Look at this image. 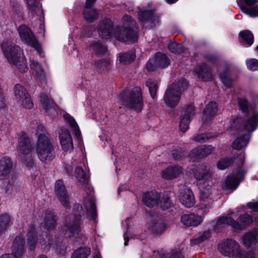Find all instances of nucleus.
Instances as JSON below:
<instances>
[{"instance_id": "obj_25", "label": "nucleus", "mask_w": 258, "mask_h": 258, "mask_svg": "<svg viewBox=\"0 0 258 258\" xmlns=\"http://www.w3.org/2000/svg\"><path fill=\"white\" fill-rule=\"evenodd\" d=\"M59 142L64 152H71L74 146L72 137L67 130H61L59 136Z\"/></svg>"}, {"instance_id": "obj_47", "label": "nucleus", "mask_w": 258, "mask_h": 258, "mask_svg": "<svg viewBox=\"0 0 258 258\" xmlns=\"http://www.w3.org/2000/svg\"><path fill=\"white\" fill-rule=\"evenodd\" d=\"M235 158L228 157L220 159L217 163V167L221 170H224L231 165L234 161Z\"/></svg>"}, {"instance_id": "obj_3", "label": "nucleus", "mask_w": 258, "mask_h": 258, "mask_svg": "<svg viewBox=\"0 0 258 258\" xmlns=\"http://www.w3.org/2000/svg\"><path fill=\"white\" fill-rule=\"evenodd\" d=\"M213 170L208 166L201 165L196 168L193 171L194 177L200 182V201L199 206L206 214L211 207L213 202L211 194L213 185L212 177L213 175Z\"/></svg>"}, {"instance_id": "obj_52", "label": "nucleus", "mask_w": 258, "mask_h": 258, "mask_svg": "<svg viewBox=\"0 0 258 258\" xmlns=\"http://www.w3.org/2000/svg\"><path fill=\"white\" fill-rule=\"evenodd\" d=\"M169 50L174 53H180L183 51V46L179 43L172 42L170 43L168 45Z\"/></svg>"}, {"instance_id": "obj_64", "label": "nucleus", "mask_w": 258, "mask_h": 258, "mask_svg": "<svg viewBox=\"0 0 258 258\" xmlns=\"http://www.w3.org/2000/svg\"><path fill=\"white\" fill-rule=\"evenodd\" d=\"M96 0H87L86 2V5L87 6H93V4Z\"/></svg>"}, {"instance_id": "obj_57", "label": "nucleus", "mask_w": 258, "mask_h": 258, "mask_svg": "<svg viewBox=\"0 0 258 258\" xmlns=\"http://www.w3.org/2000/svg\"><path fill=\"white\" fill-rule=\"evenodd\" d=\"M173 158L175 160H181L184 156V152L181 149H176L172 151Z\"/></svg>"}, {"instance_id": "obj_46", "label": "nucleus", "mask_w": 258, "mask_h": 258, "mask_svg": "<svg viewBox=\"0 0 258 258\" xmlns=\"http://www.w3.org/2000/svg\"><path fill=\"white\" fill-rule=\"evenodd\" d=\"M218 136L217 133L201 134L194 137L193 140L196 142L204 143L209 139L217 137Z\"/></svg>"}, {"instance_id": "obj_10", "label": "nucleus", "mask_w": 258, "mask_h": 258, "mask_svg": "<svg viewBox=\"0 0 258 258\" xmlns=\"http://www.w3.org/2000/svg\"><path fill=\"white\" fill-rule=\"evenodd\" d=\"M14 163L9 156H4L0 159V180H8L9 184L13 185L18 180V175L13 171Z\"/></svg>"}, {"instance_id": "obj_56", "label": "nucleus", "mask_w": 258, "mask_h": 258, "mask_svg": "<svg viewBox=\"0 0 258 258\" xmlns=\"http://www.w3.org/2000/svg\"><path fill=\"white\" fill-rule=\"evenodd\" d=\"M160 206L163 209H168L170 207L171 202L169 197L167 195L163 197L161 199L160 198Z\"/></svg>"}, {"instance_id": "obj_42", "label": "nucleus", "mask_w": 258, "mask_h": 258, "mask_svg": "<svg viewBox=\"0 0 258 258\" xmlns=\"http://www.w3.org/2000/svg\"><path fill=\"white\" fill-rule=\"evenodd\" d=\"M91 249L87 247H80L75 250L71 255V258H87L90 255Z\"/></svg>"}, {"instance_id": "obj_19", "label": "nucleus", "mask_w": 258, "mask_h": 258, "mask_svg": "<svg viewBox=\"0 0 258 258\" xmlns=\"http://www.w3.org/2000/svg\"><path fill=\"white\" fill-rule=\"evenodd\" d=\"M246 172L244 170H241L237 173L228 176L222 185V188L224 189H235L243 179Z\"/></svg>"}, {"instance_id": "obj_39", "label": "nucleus", "mask_w": 258, "mask_h": 258, "mask_svg": "<svg viewBox=\"0 0 258 258\" xmlns=\"http://www.w3.org/2000/svg\"><path fill=\"white\" fill-rule=\"evenodd\" d=\"M258 234L253 232L246 233L243 237V244L247 247H250L255 244L257 242Z\"/></svg>"}, {"instance_id": "obj_48", "label": "nucleus", "mask_w": 258, "mask_h": 258, "mask_svg": "<svg viewBox=\"0 0 258 258\" xmlns=\"http://www.w3.org/2000/svg\"><path fill=\"white\" fill-rule=\"evenodd\" d=\"M211 236V232L209 230L204 231L201 235L191 240L190 243L192 245L199 244L203 241L208 239Z\"/></svg>"}, {"instance_id": "obj_2", "label": "nucleus", "mask_w": 258, "mask_h": 258, "mask_svg": "<svg viewBox=\"0 0 258 258\" xmlns=\"http://www.w3.org/2000/svg\"><path fill=\"white\" fill-rule=\"evenodd\" d=\"M122 25L113 29V23L109 19L100 22L98 33L103 39H108L114 37L122 42H135L138 38V34L134 30L136 27V21L128 15H124L122 19Z\"/></svg>"}, {"instance_id": "obj_28", "label": "nucleus", "mask_w": 258, "mask_h": 258, "mask_svg": "<svg viewBox=\"0 0 258 258\" xmlns=\"http://www.w3.org/2000/svg\"><path fill=\"white\" fill-rule=\"evenodd\" d=\"M160 195L157 191H151L144 194L143 202L149 207H153L159 204Z\"/></svg>"}, {"instance_id": "obj_38", "label": "nucleus", "mask_w": 258, "mask_h": 258, "mask_svg": "<svg viewBox=\"0 0 258 258\" xmlns=\"http://www.w3.org/2000/svg\"><path fill=\"white\" fill-rule=\"evenodd\" d=\"M239 36L241 42L244 44L249 46L253 44L254 37L252 33L250 31L244 30L241 31L239 33Z\"/></svg>"}, {"instance_id": "obj_15", "label": "nucleus", "mask_w": 258, "mask_h": 258, "mask_svg": "<svg viewBox=\"0 0 258 258\" xmlns=\"http://www.w3.org/2000/svg\"><path fill=\"white\" fill-rule=\"evenodd\" d=\"M138 17L142 22L143 27L146 29L155 27L160 23V16L153 10H140L138 12Z\"/></svg>"}, {"instance_id": "obj_44", "label": "nucleus", "mask_w": 258, "mask_h": 258, "mask_svg": "<svg viewBox=\"0 0 258 258\" xmlns=\"http://www.w3.org/2000/svg\"><path fill=\"white\" fill-rule=\"evenodd\" d=\"M146 86L149 88L151 96L153 99L156 97V92L158 89V82L152 79H149L146 81Z\"/></svg>"}, {"instance_id": "obj_16", "label": "nucleus", "mask_w": 258, "mask_h": 258, "mask_svg": "<svg viewBox=\"0 0 258 258\" xmlns=\"http://www.w3.org/2000/svg\"><path fill=\"white\" fill-rule=\"evenodd\" d=\"M169 58L164 54L158 52L155 57L149 60L146 69L149 72L155 71L157 68H165L170 64Z\"/></svg>"}, {"instance_id": "obj_22", "label": "nucleus", "mask_w": 258, "mask_h": 258, "mask_svg": "<svg viewBox=\"0 0 258 258\" xmlns=\"http://www.w3.org/2000/svg\"><path fill=\"white\" fill-rule=\"evenodd\" d=\"M183 173V168L181 166L170 165L162 171L161 175L164 179L172 180L178 177Z\"/></svg>"}, {"instance_id": "obj_6", "label": "nucleus", "mask_w": 258, "mask_h": 258, "mask_svg": "<svg viewBox=\"0 0 258 258\" xmlns=\"http://www.w3.org/2000/svg\"><path fill=\"white\" fill-rule=\"evenodd\" d=\"M35 149L38 158L43 163H48L55 157L54 146L50 139L45 135L38 136Z\"/></svg>"}, {"instance_id": "obj_36", "label": "nucleus", "mask_w": 258, "mask_h": 258, "mask_svg": "<svg viewBox=\"0 0 258 258\" xmlns=\"http://www.w3.org/2000/svg\"><path fill=\"white\" fill-rule=\"evenodd\" d=\"M233 219L228 216H222L219 217L215 226V230L220 231L223 228L228 225L233 227Z\"/></svg>"}, {"instance_id": "obj_8", "label": "nucleus", "mask_w": 258, "mask_h": 258, "mask_svg": "<svg viewBox=\"0 0 258 258\" xmlns=\"http://www.w3.org/2000/svg\"><path fill=\"white\" fill-rule=\"evenodd\" d=\"M185 80L179 81L178 83H173L166 90L164 95V101L167 106L173 108L179 103L181 89L186 86Z\"/></svg>"}, {"instance_id": "obj_60", "label": "nucleus", "mask_w": 258, "mask_h": 258, "mask_svg": "<svg viewBox=\"0 0 258 258\" xmlns=\"http://www.w3.org/2000/svg\"><path fill=\"white\" fill-rule=\"evenodd\" d=\"M37 135L38 137L40 135H43L42 133L39 132H43L45 131V127L42 124L39 123L37 126Z\"/></svg>"}, {"instance_id": "obj_43", "label": "nucleus", "mask_w": 258, "mask_h": 258, "mask_svg": "<svg viewBox=\"0 0 258 258\" xmlns=\"http://www.w3.org/2000/svg\"><path fill=\"white\" fill-rule=\"evenodd\" d=\"M63 117L69 123L76 136L79 137L81 135V132L75 120L69 114H64Z\"/></svg>"}, {"instance_id": "obj_50", "label": "nucleus", "mask_w": 258, "mask_h": 258, "mask_svg": "<svg viewBox=\"0 0 258 258\" xmlns=\"http://www.w3.org/2000/svg\"><path fill=\"white\" fill-rule=\"evenodd\" d=\"M220 78L224 84V85L230 88L232 86V80L229 77L228 71H224L220 74Z\"/></svg>"}, {"instance_id": "obj_32", "label": "nucleus", "mask_w": 258, "mask_h": 258, "mask_svg": "<svg viewBox=\"0 0 258 258\" xmlns=\"http://www.w3.org/2000/svg\"><path fill=\"white\" fill-rule=\"evenodd\" d=\"M218 110V106L216 102H210L206 106L204 111L202 119L205 122L211 120L215 115Z\"/></svg>"}, {"instance_id": "obj_17", "label": "nucleus", "mask_w": 258, "mask_h": 258, "mask_svg": "<svg viewBox=\"0 0 258 258\" xmlns=\"http://www.w3.org/2000/svg\"><path fill=\"white\" fill-rule=\"evenodd\" d=\"M25 240L22 235H18L15 238L12 247V253L3 254L0 258H21L24 253Z\"/></svg>"}, {"instance_id": "obj_30", "label": "nucleus", "mask_w": 258, "mask_h": 258, "mask_svg": "<svg viewBox=\"0 0 258 258\" xmlns=\"http://www.w3.org/2000/svg\"><path fill=\"white\" fill-rule=\"evenodd\" d=\"M57 217L54 214L50 211H46L43 221L41 223L42 226L47 230L53 229L56 226Z\"/></svg>"}, {"instance_id": "obj_12", "label": "nucleus", "mask_w": 258, "mask_h": 258, "mask_svg": "<svg viewBox=\"0 0 258 258\" xmlns=\"http://www.w3.org/2000/svg\"><path fill=\"white\" fill-rule=\"evenodd\" d=\"M124 105L138 111H141L143 107L141 89L139 87H134L131 92L123 98Z\"/></svg>"}, {"instance_id": "obj_59", "label": "nucleus", "mask_w": 258, "mask_h": 258, "mask_svg": "<svg viewBox=\"0 0 258 258\" xmlns=\"http://www.w3.org/2000/svg\"><path fill=\"white\" fill-rule=\"evenodd\" d=\"M6 102L3 95L2 89L0 88V109L5 108Z\"/></svg>"}, {"instance_id": "obj_23", "label": "nucleus", "mask_w": 258, "mask_h": 258, "mask_svg": "<svg viewBox=\"0 0 258 258\" xmlns=\"http://www.w3.org/2000/svg\"><path fill=\"white\" fill-rule=\"evenodd\" d=\"M18 149L19 153L23 155H28L32 150V141L24 133H22L19 138Z\"/></svg>"}, {"instance_id": "obj_37", "label": "nucleus", "mask_w": 258, "mask_h": 258, "mask_svg": "<svg viewBox=\"0 0 258 258\" xmlns=\"http://www.w3.org/2000/svg\"><path fill=\"white\" fill-rule=\"evenodd\" d=\"M89 48L94 53L99 55L105 54L107 50V46L99 41H95L91 44Z\"/></svg>"}, {"instance_id": "obj_55", "label": "nucleus", "mask_w": 258, "mask_h": 258, "mask_svg": "<svg viewBox=\"0 0 258 258\" xmlns=\"http://www.w3.org/2000/svg\"><path fill=\"white\" fill-rule=\"evenodd\" d=\"M248 70L254 71L258 70V60L255 58L249 59L246 61Z\"/></svg>"}, {"instance_id": "obj_58", "label": "nucleus", "mask_w": 258, "mask_h": 258, "mask_svg": "<svg viewBox=\"0 0 258 258\" xmlns=\"http://www.w3.org/2000/svg\"><path fill=\"white\" fill-rule=\"evenodd\" d=\"M247 206L253 211H258V201L255 202H249Z\"/></svg>"}, {"instance_id": "obj_34", "label": "nucleus", "mask_w": 258, "mask_h": 258, "mask_svg": "<svg viewBox=\"0 0 258 258\" xmlns=\"http://www.w3.org/2000/svg\"><path fill=\"white\" fill-rule=\"evenodd\" d=\"M153 256L154 258H181L179 251L173 250L168 253L163 249L154 251Z\"/></svg>"}, {"instance_id": "obj_41", "label": "nucleus", "mask_w": 258, "mask_h": 258, "mask_svg": "<svg viewBox=\"0 0 258 258\" xmlns=\"http://www.w3.org/2000/svg\"><path fill=\"white\" fill-rule=\"evenodd\" d=\"M136 55L134 51H130L125 53H120L118 55V60L122 64L130 63L135 58Z\"/></svg>"}, {"instance_id": "obj_27", "label": "nucleus", "mask_w": 258, "mask_h": 258, "mask_svg": "<svg viewBox=\"0 0 258 258\" xmlns=\"http://www.w3.org/2000/svg\"><path fill=\"white\" fill-rule=\"evenodd\" d=\"M167 229L166 223L162 219H155L151 221L148 225V229L154 235H160Z\"/></svg>"}, {"instance_id": "obj_14", "label": "nucleus", "mask_w": 258, "mask_h": 258, "mask_svg": "<svg viewBox=\"0 0 258 258\" xmlns=\"http://www.w3.org/2000/svg\"><path fill=\"white\" fill-rule=\"evenodd\" d=\"M14 91L15 99L20 105L27 109L33 108V101L29 94L24 86L17 84L14 87Z\"/></svg>"}, {"instance_id": "obj_51", "label": "nucleus", "mask_w": 258, "mask_h": 258, "mask_svg": "<svg viewBox=\"0 0 258 258\" xmlns=\"http://www.w3.org/2000/svg\"><path fill=\"white\" fill-rule=\"evenodd\" d=\"M199 148L203 156V159L211 154L215 150V148L212 145H202Z\"/></svg>"}, {"instance_id": "obj_1", "label": "nucleus", "mask_w": 258, "mask_h": 258, "mask_svg": "<svg viewBox=\"0 0 258 258\" xmlns=\"http://www.w3.org/2000/svg\"><path fill=\"white\" fill-rule=\"evenodd\" d=\"M75 177L78 181L85 185V191L87 196L84 197V207L79 204L74 205L73 212V217L65 224L67 231L70 237L79 234L81 230L82 216L86 213L89 220L95 221L97 216L96 206L94 200V191L88 184V180L84 170L81 167H77L75 172Z\"/></svg>"}, {"instance_id": "obj_31", "label": "nucleus", "mask_w": 258, "mask_h": 258, "mask_svg": "<svg viewBox=\"0 0 258 258\" xmlns=\"http://www.w3.org/2000/svg\"><path fill=\"white\" fill-rule=\"evenodd\" d=\"M195 72L198 78L202 79L204 81H210L212 79L211 69L205 63L197 66Z\"/></svg>"}, {"instance_id": "obj_13", "label": "nucleus", "mask_w": 258, "mask_h": 258, "mask_svg": "<svg viewBox=\"0 0 258 258\" xmlns=\"http://www.w3.org/2000/svg\"><path fill=\"white\" fill-rule=\"evenodd\" d=\"M18 30L23 42L34 48L39 53L41 52L42 50L41 45L29 28L25 25H22L19 26Z\"/></svg>"}, {"instance_id": "obj_40", "label": "nucleus", "mask_w": 258, "mask_h": 258, "mask_svg": "<svg viewBox=\"0 0 258 258\" xmlns=\"http://www.w3.org/2000/svg\"><path fill=\"white\" fill-rule=\"evenodd\" d=\"M111 61L109 59L99 60L94 63V66L97 71L101 73H105L110 68Z\"/></svg>"}, {"instance_id": "obj_33", "label": "nucleus", "mask_w": 258, "mask_h": 258, "mask_svg": "<svg viewBox=\"0 0 258 258\" xmlns=\"http://www.w3.org/2000/svg\"><path fill=\"white\" fill-rule=\"evenodd\" d=\"M233 228L242 229L252 222L251 217L247 214H243L238 217L236 221L233 219Z\"/></svg>"}, {"instance_id": "obj_45", "label": "nucleus", "mask_w": 258, "mask_h": 258, "mask_svg": "<svg viewBox=\"0 0 258 258\" xmlns=\"http://www.w3.org/2000/svg\"><path fill=\"white\" fill-rule=\"evenodd\" d=\"M11 218L7 214L0 215V235L5 233L9 226Z\"/></svg>"}, {"instance_id": "obj_21", "label": "nucleus", "mask_w": 258, "mask_h": 258, "mask_svg": "<svg viewBox=\"0 0 258 258\" xmlns=\"http://www.w3.org/2000/svg\"><path fill=\"white\" fill-rule=\"evenodd\" d=\"M55 192L61 204L68 208L70 207L69 197L62 180H58L55 184Z\"/></svg>"}, {"instance_id": "obj_24", "label": "nucleus", "mask_w": 258, "mask_h": 258, "mask_svg": "<svg viewBox=\"0 0 258 258\" xmlns=\"http://www.w3.org/2000/svg\"><path fill=\"white\" fill-rule=\"evenodd\" d=\"M180 203L185 207L190 208L195 204V200L192 191L188 187L183 186L179 196Z\"/></svg>"}, {"instance_id": "obj_7", "label": "nucleus", "mask_w": 258, "mask_h": 258, "mask_svg": "<svg viewBox=\"0 0 258 258\" xmlns=\"http://www.w3.org/2000/svg\"><path fill=\"white\" fill-rule=\"evenodd\" d=\"M238 102L240 109L246 116L242 124L246 130L254 131L258 126V112L249 105L245 98H239Z\"/></svg>"}, {"instance_id": "obj_18", "label": "nucleus", "mask_w": 258, "mask_h": 258, "mask_svg": "<svg viewBox=\"0 0 258 258\" xmlns=\"http://www.w3.org/2000/svg\"><path fill=\"white\" fill-rule=\"evenodd\" d=\"M40 102L41 106L45 110V113L46 115L53 117L57 115V106L47 94L45 93H41Z\"/></svg>"}, {"instance_id": "obj_26", "label": "nucleus", "mask_w": 258, "mask_h": 258, "mask_svg": "<svg viewBox=\"0 0 258 258\" xmlns=\"http://www.w3.org/2000/svg\"><path fill=\"white\" fill-rule=\"evenodd\" d=\"M30 68L33 75L41 82L42 84L46 83V75L41 65L37 61L30 60Z\"/></svg>"}, {"instance_id": "obj_20", "label": "nucleus", "mask_w": 258, "mask_h": 258, "mask_svg": "<svg viewBox=\"0 0 258 258\" xmlns=\"http://www.w3.org/2000/svg\"><path fill=\"white\" fill-rule=\"evenodd\" d=\"M195 114V109L192 104L185 106L182 111L179 123V127L182 132H185L188 128L190 118Z\"/></svg>"}, {"instance_id": "obj_63", "label": "nucleus", "mask_w": 258, "mask_h": 258, "mask_svg": "<svg viewBox=\"0 0 258 258\" xmlns=\"http://www.w3.org/2000/svg\"><path fill=\"white\" fill-rule=\"evenodd\" d=\"M244 159H245L244 153H241L239 155V159L240 160V164L242 165L243 164V161L244 160Z\"/></svg>"}, {"instance_id": "obj_5", "label": "nucleus", "mask_w": 258, "mask_h": 258, "mask_svg": "<svg viewBox=\"0 0 258 258\" xmlns=\"http://www.w3.org/2000/svg\"><path fill=\"white\" fill-rule=\"evenodd\" d=\"M27 244L31 250H34L36 247L48 250L50 248L57 249L59 242H57L56 238H53L50 235L45 233L38 235L33 225H30L27 233Z\"/></svg>"}, {"instance_id": "obj_61", "label": "nucleus", "mask_w": 258, "mask_h": 258, "mask_svg": "<svg viewBox=\"0 0 258 258\" xmlns=\"http://www.w3.org/2000/svg\"><path fill=\"white\" fill-rule=\"evenodd\" d=\"M22 10V7L18 4L13 7V11L17 14H20Z\"/></svg>"}, {"instance_id": "obj_35", "label": "nucleus", "mask_w": 258, "mask_h": 258, "mask_svg": "<svg viewBox=\"0 0 258 258\" xmlns=\"http://www.w3.org/2000/svg\"><path fill=\"white\" fill-rule=\"evenodd\" d=\"M83 17L88 22H93L98 18V13L92 6L85 5Z\"/></svg>"}, {"instance_id": "obj_54", "label": "nucleus", "mask_w": 258, "mask_h": 258, "mask_svg": "<svg viewBox=\"0 0 258 258\" xmlns=\"http://www.w3.org/2000/svg\"><path fill=\"white\" fill-rule=\"evenodd\" d=\"M242 11L251 17H258V6L251 8L244 7L242 8Z\"/></svg>"}, {"instance_id": "obj_9", "label": "nucleus", "mask_w": 258, "mask_h": 258, "mask_svg": "<svg viewBox=\"0 0 258 258\" xmlns=\"http://www.w3.org/2000/svg\"><path fill=\"white\" fill-rule=\"evenodd\" d=\"M219 251L229 257L235 258H246L245 253L240 248L239 244L235 240L227 239L218 244Z\"/></svg>"}, {"instance_id": "obj_29", "label": "nucleus", "mask_w": 258, "mask_h": 258, "mask_svg": "<svg viewBox=\"0 0 258 258\" xmlns=\"http://www.w3.org/2000/svg\"><path fill=\"white\" fill-rule=\"evenodd\" d=\"M181 222L185 226H197L203 221V218L194 214H184L180 219Z\"/></svg>"}, {"instance_id": "obj_49", "label": "nucleus", "mask_w": 258, "mask_h": 258, "mask_svg": "<svg viewBox=\"0 0 258 258\" xmlns=\"http://www.w3.org/2000/svg\"><path fill=\"white\" fill-rule=\"evenodd\" d=\"M188 157L192 161H198L203 159L199 147L192 149L188 154Z\"/></svg>"}, {"instance_id": "obj_11", "label": "nucleus", "mask_w": 258, "mask_h": 258, "mask_svg": "<svg viewBox=\"0 0 258 258\" xmlns=\"http://www.w3.org/2000/svg\"><path fill=\"white\" fill-rule=\"evenodd\" d=\"M242 121L240 118H236L231 121V127L234 130L238 132H243L242 136L237 138L233 143V148L236 150H241L247 145L250 139L251 133L253 131H248L243 127V124H240Z\"/></svg>"}, {"instance_id": "obj_4", "label": "nucleus", "mask_w": 258, "mask_h": 258, "mask_svg": "<svg viewBox=\"0 0 258 258\" xmlns=\"http://www.w3.org/2000/svg\"><path fill=\"white\" fill-rule=\"evenodd\" d=\"M1 46L4 54L11 64L15 66L22 73L27 72L26 59L21 56L22 50L19 46L10 40L4 41Z\"/></svg>"}, {"instance_id": "obj_62", "label": "nucleus", "mask_w": 258, "mask_h": 258, "mask_svg": "<svg viewBox=\"0 0 258 258\" xmlns=\"http://www.w3.org/2000/svg\"><path fill=\"white\" fill-rule=\"evenodd\" d=\"M245 3L249 6H251L255 4L257 0H243Z\"/></svg>"}, {"instance_id": "obj_53", "label": "nucleus", "mask_w": 258, "mask_h": 258, "mask_svg": "<svg viewBox=\"0 0 258 258\" xmlns=\"http://www.w3.org/2000/svg\"><path fill=\"white\" fill-rule=\"evenodd\" d=\"M28 8L30 12L33 13L39 10V2L38 0H27Z\"/></svg>"}]
</instances>
